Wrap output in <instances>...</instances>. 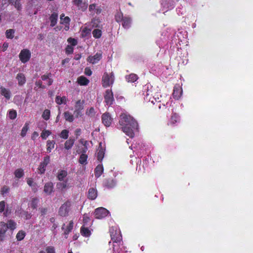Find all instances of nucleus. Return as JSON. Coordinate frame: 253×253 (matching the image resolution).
<instances>
[{"label": "nucleus", "mask_w": 253, "mask_h": 253, "mask_svg": "<svg viewBox=\"0 0 253 253\" xmlns=\"http://www.w3.org/2000/svg\"><path fill=\"white\" fill-rule=\"evenodd\" d=\"M39 210L40 211L42 215H44L46 214L47 211V209L44 208H40Z\"/></svg>", "instance_id": "obj_56"}, {"label": "nucleus", "mask_w": 253, "mask_h": 253, "mask_svg": "<svg viewBox=\"0 0 253 253\" xmlns=\"http://www.w3.org/2000/svg\"><path fill=\"white\" fill-rule=\"evenodd\" d=\"M27 184L30 186L32 187L33 186V184H34L35 182H34L33 179L31 178H29L27 180Z\"/></svg>", "instance_id": "obj_61"}, {"label": "nucleus", "mask_w": 253, "mask_h": 253, "mask_svg": "<svg viewBox=\"0 0 253 253\" xmlns=\"http://www.w3.org/2000/svg\"><path fill=\"white\" fill-rule=\"evenodd\" d=\"M97 191L95 189L92 188H90L88 190V198L89 199L94 200L97 197Z\"/></svg>", "instance_id": "obj_23"}, {"label": "nucleus", "mask_w": 253, "mask_h": 253, "mask_svg": "<svg viewBox=\"0 0 253 253\" xmlns=\"http://www.w3.org/2000/svg\"><path fill=\"white\" fill-rule=\"evenodd\" d=\"M33 191L35 192L37 191V185L36 183H35L34 184H33V186L32 187H31Z\"/></svg>", "instance_id": "obj_64"}, {"label": "nucleus", "mask_w": 253, "mask_h": 253, "mask_svg": "<svg viewBox=\"0 0 253 253\" xmlns=\"http://www.w3.org/2000/svg\"><path fill=\"white\" fill-rule=\"evenodd\" d=\"M57 13L54 12L51 15L49 18L50 21V26L54 27L56 25L57 21Z\"/></svg>", "instance_id": "obj_26"}, {"label": "nucleus", "mask_w": 253, "mask_h": 253, "mask_svg": "<svg viewBox=\"0 0 253 253\" xmlns=\"http://www.w3.org/2000/svg\"><path fill=\"white\" fill-rule=\"evenodd\" d=\"M39 202V200L37 198H33L30 203V207L33 209H36Z\"/></svg>", "instance_id": "obj_34"}, {"label": "nucleus", "mask_w": 253, "mask_h": 253, "mask_svg": "<svg viewBox=\"0 0 253 253\" xmlns=\"http://www.w3.org/2000/svg\"><path fill=\"white\" fill-rule=\"evenodd\" d=\"M182 94V89L181 87L179 84H176L174 86L173 88V92L172 93L173 97L176 100L179 99Z\"/></svg>", "instance_id": "obj_12"}, {"label": "nucleus", "mask_w": 253, "mask_h": 253, "mask_svg": "<svg viewBox=\"0 0 253 253\" xmlns=\"http://www.w3.org/2000/svg\"><path fill=\"white\" fill-rule=\"evenodd\" d=\"M178 116L174 114L171 116L169 123L172 125H174L175 123L177 122L178 121Z\"/></svg>", "instance_id": "obj_48"}, {"label": "nucleus", "mask_w": 253, "mask_h": 253, "mask_svg": "<svg viewBox=\"0 0 253 253\" xmlns=\"http://www.w3.org/2000/svg\"><path fill=\"white\" fill-rule=\"evenodd\" d=\"M122 22V26L125 29H128L130 27L131 19L130 17H124V19Z\"/></svg>", "instance_id": "obj_22"}, {"label": "nucleus", "mask_w": 253, "mask_h": 253, "mask_svg": "<svg viewBox=\"0 0 253 253\" xmlns=\"http://www.w3.org/2000/svg\"><path fill=\"white\" fill-rule=\"evenodd\" d=\"M50 116V111L48 109H45L42 115V117L45 120H48Z\"/></svg>", "instance_id": "obj_45"}, {"label": "nucleus", "mask_w": 253, "mask_h": 253, "mask_svg": "<svg viewBox=\"0 0 253 253\" xmlns=\"http://www.w3.org/2000/svg\"><path fill=\"white\" fill-rule=\"evenodd\" d=\"M12 5H14L15 8L18 10H20L22 8L21 4L20 3V0H17L14 2Z\"/></svg>", "instance_id": "obj_49"}, {"label": "nucleus", "mask_w": 253, "mask_h": 253, "mask_svg": "<svg viewBox=\"0 0 253 253\" xmlns=\"http://www.w3.org/2000/svg\"><path fill=\"white\" fill-rule=\"evenodd\" d=\"M50 157L48 156H46L44 158L43 161L40 164L39 167V170L41 173H43L45 170V167L49 163Z\"/></svg>", "instance_id": "obj_14"}, {"label": "nucleus", "mask_w": 253, "mask_h": 253, "mask_svg": "<svg viewBox=\"0 0 253 253\" xmlns=\"http://www.w3.org/2000/svg\"><path fill=\"white\" fill-rule=\"evenodd\" d=\"M28 129H29V124L28 123H26L22 129L21 132V136L24 137L26 135Z\"/></svg>", "instance_id": "obj_46"}, {"label": "nucleus", "mask_w": 253, "mask_h": 253, "mask_svg": "<svg viewBox=\"0 0 253 253\" xmlns=\"http://www.w3.org/2000/svg\"><path fill=\"white\" fill-rule=\"evenodd\" d=\"M109 213V211L106 209L100 207L95 209L94 214L95 218L97 219H102L106 216Z\"/></svg>", "instance_id": "obj_3"}, {"label": "nucleus", "mask_w": 253, "mask_h": 253, "mask_svg": "<svg viewBox=\"0 0 253 253\" xmlns=\"http://www.w3.org/2000/svg\"><path fill=\"white\" fill-rule=\"evenodd\" d=\"M81 232L83 236L85 237H88L90 235V231L87 228L84 227V225L82 227Z\"/></svg>", "instance_id": "obj_33"}, {"label": "nucleus", "mask_w": 253, "mask_h": 253, "mask_svg": "<svg viewBox=\"0 0 253 253\" xmlns=\"http://www.w3.org/2000/svg\"><path fill=\"white\" fill-rule=\"evenodd\" d=\"M64 117L66 121L72 122L74 121V116L69 112L66 111L64 113Z\"/></svg>", "instance_id": "obj_30"}, {"label": "nucleus", "mask_w": 253, "mask_h": 253, "mask_svg": "<svg viewBox=\"0 0 253 253\" xmlns=\"http://www.w3.org/2000/svg\"><path fill=\"white\" fill-rule=\"evenodd\" d=\"M14 174L15 177L20 178L24 175V171L22 169H18L15 170Z\"/></svg>", "instance_id": "obj_35"}, {"label": "nucleus", "mask_w": 253, "mask_h": 253, "mask_svg": "<svg viewBox=\"0 0 253 253\" xmlns=\"http://www.w3.org/2000/svg\"><path fill=\"white\" fill-rule=\"evenodd\" d=\"M84 100H78L76 102L75 106L74 113L76 117H78L79 116L81 115V111L84 109Z\"/></svg>", "instance_id": "obj_6"}, {"label": "nucleus", "mask_w": 253, "mask_h": 253, "mask_svg": "<svg viewBox=\"0 0 253 253\" xmlns=\"http://www.w3.org/2000/svg\"><path fill=\"white\" fill-rule=\"evenodd\" d=\"M153 95V94L152 93V90H150V89H147V91L146 92V99L148 100L149 101H151L152 103L155 104V101H157L156 98L155 97V96H153L152 98L150 97L148 98V96L149 95Z\"/></svg>", "instance_id": "obj_27"}, {"label": "nucleus", "mask_w": 253, "mask_h": 253, "mask_svg": "<svg viewBox=\"0 0 253 253\" xmlns=\"http://www.w3.org/2000/svg\"><path fill=\"white\" fill-rule=\"evenodd\" d=\"M50 76L51 74H49L47 75H44L41 77L42 80L45 82L44 84L48 85H50L52 83V80L50 78Z\"/></svg>", "instance_id": "obj_28"}, {"label": "nucleus", "mask_w": 253, "mask_h": 253, "mask_svg": "<svg viewBox=\"0 0 253 253\" xmlns=\"http://www.w3.org/2000/svg\"><path fill=\"white\" fill-rule=\"evenodd\" d=\"M9 191V188L6 186H4L1 189V194L4 195V194H6Z\"/></svg>", "instance_id": "obj_60"}, {"label": "nucleus", "mask_w": 253, "mask_h": 253, "mask_svg": "<svg viewBox=\"0 0 253 253\" xmlns=\"http://www.w3.org/2000/svg\"><path fill=\"white\" fill-rule=\"evenodd\" d=\"M102 122L104 125L107 127L111 126L112 122V118L108 113H105L102 115Z\"/></svg>", "instance_id": "obj_8"}, {"label": "nucleus", "mask_w": 253, "mask_h": 253, "mask_svg": "<svg viewBox=\"0 0 253 253\" xmlns=\"http://www.w3.org/2000/svg\"><path fill=\"white\" fill-rule=\"evenodd\" d=\"M89 218L86 215H84L83 221L84 224H86L89 221Z\"/></svg>", "instance_id": "obj_62"}, {"label": "nucleus", "mask_w": 253, "mask_h": 253, "mask_svg": "<svg viewBox=\"0 0 253 253\" xmlns=\"http://www.w3.org/2000/svg\"><path fill=\"white\" fill-rule=\"evenodd\" d=\"M115 20L117 22H120L122 21L124 19V17H123V14L121 12H118L115 14Z\"/></svg>", "instance_id": "obj_42"}, {"label": "nucleus", "mask_w": 253, "mask_h": 253, "mask_svg": "<svg viewBox=\"0 0 253 253\" xmlns=\"http://www.w3.org/2000/svg\"><path fill=\"white\" fill-rule=\"evenodd\" d=\"M68 42L70 43L72 46H75L77 44L78 42L77 40L70 38L68 39Z\"/></svg>", "instance_id": "obj_53"}, {"label": "nucleus", "mask_w": 253, "mask_h": 253, "mask_svg": "<svg viewBox=\"0 0 253 253\" xmlns=\"http://www.w3.org/2000/svg\"><path fill=\"white\" fill-rule=\"evenodd\" d=\"M116 184V181L112 179H105L103 182V186L108 189L114 187Z\"/></svg>", "instance_id": "obj_17"}, {"label": "nucleus", "mask_w": 253, "mask_h": 253, "mask_svg": "<svg viewBox=\"0 0 253 253\" xmlns=\"http://www.w3.org/2000/svg\"><path fill=\"white\" fill-rule=\"evenodd\" d=\"M47 253H55L54 249L52 247H48L46 248Z\"/></svg>", "instance_id": "obj_58"}, {"label": "nucleus", "mask_w": 253, "mask_h": 253, "mask_svg": "<svg viewBox=\"0 0 253 253\" xmlns=\"http://www.w3.org/2000/svg\"><path fill=\"white\" fill-rule=\"evenodd\" d=\"M73 47L71 45H68L66 48V52L67 54H71L73 52Z\"/></svg>", "instance_id": "obj_54"}, {"label": "nucleus", "mask_w": 253, "mask_h": 253, "mask_svg": "<svg viewBox=\"0 0 253 253\" xmlns=\"http://www.w3.org/2000/svg\"><path fill=\"white\" fill-rule=\"evenodd\" d=\"M105 101L107 105H111L114 100L113 92L110 89H107L104 95Z\"/></svg>", "instance_id": "obj_7"}, {"label": "nucleus", "mask_w": 253, "mask_h": 253, "mask_svg": "<svg viewBox=\"0 0 253 253\" xmlns=\"http://www.w3.org/2000/svg\"><path fill=\"white\" fill-rule=\"evenodd\" d=\"M16 79L18 81V84L20 86L23 85L26 82V78L22 73H18L16 76Z\"/></svg>", "instance_id": "obj_20"}, {"label": "nucleus", "mask_w": 253, "mask_h": 253, "mask_svg": "<svg viewBox=\"0 0 253 253\" xmlns=\"http://www.w3.org/2000/svg\"><path fill=\"white\" fill-rule=\"evenodd\" d=\"M5 208V202L4 201L0 202V212H2Z\"/></svg>", "instance_id": "obj_57"}, {"label": "nucleus", "mask_w": 253, "mask_h": 253, "mask_svg": "<svg viewBox=\"0 0 253 253\" xmlns=\"http://www.w3.org/2000/svg\"><path fill=\"white\" fill-rule=\"evenodd\" d=\"M119 123L122 130L130 138L134 136V131L138 130L137 122L129 115L124 113L120 116Z\"/></svg>", "instance_id": "obj_1"}, {"label": "nucleus", "mask_w": 253, "mask_h": 253, "mask_svg": "<svg viewBox=\"0 0 253 253\" xmlns=\"http://www.w3.org/2000/svg\"><path fill=\"white\" fill-rule=\"evenodd\" d=\"M90 30L85 27L83 30L82 35L83 37H85L87 35L90 34Z\"/></svg>", "instance_id": "obj_52"}, {"label": "nucleus", "mask_w": 253, "mask_h": 253, "mask_svg": "<svg viewBox=\"0 0 253 253\" xmlns=\"http://www.w3.org/2000/svg\"><path fill=\"white\" fill-rule=\"evenodd\" d=\"M89 10L92 14H99L101 12V9L97 6L95 4H92L89 6Z\"/></svg>", "instance_id": "obj_19"}, {"label": "nucleus", "mask_w": 253, "mask_h": 253, "mask_svg": "<svg viewBox=\"0 0 253 253\" xmlns=\"http://www.w3.org/2000/svg\"><path fill=\"white\" fill-rule=\"evenodd\" d=\"M71 204L66 202L60 207L59 210V214L62 216H66L68 214Z\"/></svg>", "instance_id": "obj_5"}, {"label": "nucleus", "mask_w": 253, "mask_h": 253, "mask_svg": "<svg viewBox=\"0 0 253 253\" xmlns=\"http://www.w3.org/2000/svg\"><path fill=\"white\" fill-rule=\"evenodd\" d=\"M101 58L102 53L101 52H97L93 56H89L87 58V61L92 64H94L98 63Z\"/></svg>", "instance_id": "obj_11"}, {"label": "nucleus", "mask_w": 253, "mask_h": 253, "mask_svg": "<svg viewBox=\"0 0 253 253\" xmlns=\"http://www.w3.org/2000/svg\"><path fill=\"white\" fill-rule=\"evenodd\" d=\"M104 153L102 150H99L97 152V159L99 161H102L104 157Z\"/></svg>", "instance_id": "obj_51"}, {"label": "nucleus", "mask_w": 253, "mask_h": 253, "mask_svg": "<svg viewBox=\"0 0 253 253\" xmlns=\"http://www.w3.org/2000/svg\"><path fill=\"white\" fill-rule=\"evenodd\" d=\"M78 82L80 85H85L88 84L89 81L85 77L81 76L78 78Z\"/></svg>", "instance_id": "obj_31"}, {"label": "nucleus", "mask_w": 253, "mask_h": 253, "mask_svg": "<svg viewBox=\"0 0 253 253\" xmlns=\"http://www.w3.org/2000/svg\"><path fill=\"white\" fill-rule=\"evenodd\" d=\"M53 191V184L51 182L46 183L43 187L44 192L48 195H50Z\"/></svg>", "instance_id": "obj_18"}, {"label": "nucleus", "mask_w": 253, "mask_h": 253, "mask_svg": "<svg viewBox=\"0 0 253 253\" xmlns=\"http://www.w3.org/2000/svg\"><path fill=\"white\" fill-rule=\"evenodd\" d=\"M55 102L58 104H61L62 103L65 104L66 102V98L65 96H63L61 97L59 96H56L55 98Z\"/></svg>", "instance_id": "obj_38"}, {"label": "nucleus", "mask_w": 253, "mask_h": 253, "mask_svg": "<svg viewBox=\"0 0 253 253\" xmlns=\"http://www.w3.org/2000/svg\"><path fill=\"white\" fill-rule=\"evenodd\" d=\"M15 31L13 29L7 30L5 32V35L7 38L12 39L14 37Z\"/></svg>", "instance_id": "obj_39"}, {"label": "nucleus", "mask_w": 253, "mask_h": 253, "mask_svg": "<svg viewBox=\"0 0 253 253\" xmlns=\"http://www.w3.org/2000/svg\"><path fill=\"white\" fill-rule=\"evenodd\" d=\"M75 139L72 137L66 140L64 143L65 149L67 150L71 149L75 143Z\"/></svg>", "instance_id": "obj_21"}, {"label": "nucleus", "mask_w": 253, "mask_h": 253, "mask_svg": "<svg viewBox=\"0 0 253 253\" xmlns=\"http://www.w3.org/2000/svg\"><path fill=\"white\" fill-rule=\"evenodd\" d=\"M111 237L112 240L115 243L120 242L122 240V236L120 235V233L116 236L113 233H111Z\"/></svg>", "instance_id": "obj_36"}, {"label": "nucleus", "mask_w": 253, "mask_h": 253, "mask_svg": "<svg viewBox=\"0 0 253 253\" xmlns=\"http://www.w3.org/2000/svg\"><path fill=\"white\" fill-rule=\"evenodd\" d=\"M73 227V222L72 221H70L69 224L67 226H66L65 224H64L62 225V229L64 230V235H65V238H67L68 234L72 231Z\"/></svg>", "instance_id": "obj_16"}, {"label": "nucleus", "mask_w": 253, "mask_h": 253, "mask_svg": "<svg viewBox=\"0 0 253 253\" xmlns=\"http://www.w3.org/2000/svg\"><path fill=\"white\" fill-rule=\"evenodd\" d=\"M8 229L6 223L0 222V241H2L5 237V233Z\"/></svg>", "instance_id": "obj_13"}, {"label": "nucleus", "mask_w": 253, "mask_h": 253, "mask_svg": "<svg viewBox=\"0 0 253 253\" xmlns=\"http://www.w3.org/2000/svg\"><path fill=\"white\" fill-rule=\"evenodd\" d=\"M114 80L115 77L113 72H111L110 74H108L107 73H105L102 79L103 86L107 87L112 85L114 83Z\"/></svg>", "instance_id": "obj_2"}, {"label": "nucleus", "mask_w": 253, "mask_h": 253, "mask_svg": "<svg viewBox=\"0 0 253 253\" xmlns=\"http://www.w3.org/2000/svg\"><path fill=\"white\" fill-rule=\"evenodd\" d=\"M0 93L7 100H9L11 97V93L10 90L3 86H1L0 87Z\"/></svg>", "instance_id": "obj_15"}, {"label": "nucleus", "mask_w": 253, "mask_h": 253, "mask_svg": "<svg viewBox=\"0 0 253 253\" xmlns=\"http://www.w3.org/2000/svg\"><path fill=\"white\" fill-rule=\"evenodd\" d=\"M61 21L62 24H69L70 22V18L69 17L67 16L63 18V20Z\"/></svg>", "instance_id": "obj_59"}, {"label": "nucleus", "mask_w": 253, "mask_h": 253, "mask_svg": "<svg viewBox=\"0 0 253 253\" xmlns=\"http://www.w3.org/2000/svg\"><path fill=\"white\" fill-rule=\"evenodd\" d=\"M8 116L10 119H15L17 116V112L14 110H10V111H9Z\"/></svg>", "instance_id": "obj_44"}, {"label": "nucleus", "mask_w": 253, "mask_h": 253, "mask_svg": "<svg viewBox=\"0 0 253 253\" xmlns=\"http://www.w3.org/2000/svg\"><path fill=\"white\" fill-rule=\"evenodd\" d=\"M59 136L61 138H62L63 139H67L68 137V136H69V131L67 129L63 130L61 132Z\"/></svg>", "instance_id": "obj_47"}, {"label": "nucleus", "mask_w": 253, "mask_h": 253, "mask_svg": "<svg viewBox=\"0 0 253 253\" xmlns=\"http://www.w3.org/2000/svg\"><path fill=\"white\" fill-rule=\"evenodd\" d=\"M73 3L76 5L79 10L82 11H84L87 8L88 4L85 1H83V0H74Z\"/></svg>", "instance_id": "obj_9"}, {"label": "nucleus", "mask_w": 253, "mask_h": 253, "mask_svg": "<svg viewBox=\"0 0 253 253\" xmlns=\"http://www.w3.org/2000/svg\"><path fill=\"white\" fill-rule=\"evenodd\" d=\"M31 52L28 49L22 50L19 55V58L22 63L28 62L31 57Z\"/></svg>", "instance_id": "obj_4"}, {"label": "nucleus", "mask_w": 253, "mask_h": 253, "mask_svg": "<svg viewBox=\"0 0 253 253\" xmlns=\"http://www.w3.org/2000/svg\"><path fill=\"white\" fill-rule=\"evenodd\" d=\"M138 78L136 75L131 74L126 76V79L128 82L133 83L137 80Z\"/></svg>", "instance_id": "obj_32"}, {"label": "nucleus", "mask_w": 253, "mask_h": 253, "mask_svg": "<svg viewBox=\"0 0 253 253\" xmlns=\"http://www.w3.org/2000/svg\"><path fill=\"white\" fill-rule=\"evenodd\" d=\"M85 150H84L83 153L82 154L80 157L79 163L82 165H85L87 164V156L85 154Z\"/></svg>", "instance_id": "obj_29"}, {"label": "nucleus", "mask_w": 253, "mask_h": 253, "mask_svg": "<svg viewBox=\"0 0 253 253\" xmlns=\"http://www.w3.org/2000/svg\"><path fill=\"white\" fill-rule=\"evenodd\" d=\"M55 142L53 140H48L47 141V151L50 152L51 150L54 148Z\"/></svg>", "instance_id": "obj_37"}, {"label": "nucleus", "mask_w": 253, "mask_h": 253, "mask_svg": "<svg viewBox=\"0 0 253 253\" xmlns=\"http://www.w3.org/2000/svg\"><path fill=\"white\" fill-rule=\"evenodd\" d=\"M35 84L37 86H38L41 88H44L45 87L44 85L42 84V83L41 81H37L35 83Z\"/></svg>", "instance_id": "obj_55"}, {"label": "nucleus", "mask_w": 253, "mask_h": 253, "mask_svg": "<svg viewBox=\"0 0 253 253\" xmlns=\"http://www.w3.org/2000/svg\"><path fill=\"white\" fill-rule=\"evenodd\" d=\"M6 225L8 227V228L10 229V230H13L16 228V223L12 220H8Z\"/></svg>", "instance_id": "obj_41"}, {"label": "nucleus", "mask_w": 253, "mask_h": 253, "mask_svg": "<svg viewBox=\"0 0 253 253\" xmlns=\"http://www.w3.org/2000/svg\"><path fill=\"white\" fill-rule=\"evenodd\" d=\"M50 134L51 132L49 130L43 131L41 133V137L42 139H45Z\"/></svg>", "instance_id": "obj_50"}, {"label": "nucleus", "mask_w": 253, "mask_h": 253, "mask_svg": "<svg viewBox=\"0 0 253 253\" xmlns=\"http://www.w3.org/2000/svg\"><path fill=\"white\" fill-rule=\"evenodd\" d=\"M85 74L87 76H90L92 74V71L86 68L85 69Z\"/></svg>", "instance_id": "obj_63"}, {"label": "nucleus", "mask_w": 253, "mask_h": 253, "mask_svg": "<svg viewBox=\"0 0 253 253\" xmlns=\"http://www.w3.org/2000/svg\"><path fill=\"white\" fill-rule=\"evenodd\" d=\"M103 172V167L102 165H98L94 170L95 176L97 178L99 177Z\"/></svg>", "instance_id": "obj_24"}, {"label": "nucleus", "mask_w": 253, "mask_h": 253, "mask_svg": "<svg viewBox=\"0 0 253 253\" xmlns=\"http://www.w3.org/2000/svg\"><path fill=\"white\" fill-rule=\"evenodd\" d=\"M71 185L68 183V179L65 180L57 183L56 187L58 190L63 191L67 189L70 188Z\"/></svg>", "instance_id": "obj_10"}, {"label": "nucleus", "mask_w": 253, "mask_h": 253, "mask_svg": "<svg viewBox=\"0 0 253 253\" xmlns=\"http://www.w3.org/2000/svg\"><path fill=\"white\" fill-rule=\"evenodd\" d=\"M93 37L96 39L100 38L102 35V32L100 30L96 29L92 31Z\"/></svg>", "instance_id": "obj_40"}, {"label": "nucleus", "mask_w": 253, "mask_h": 253, "mask_svg": "<svg viewBox=\"0 0 253 253\" xmlns=\"http://www.w3.org/2000/svg\"><path fill=\"white\" fill-rule=\"evenodd\" d=\"M67 172L65 170H60L58 171L57 178L58 180L62 181L64 180V178L67 176Z\"/></svg>", "instance_id": "obj_25"}, {"label": "nucleus", "mask_w": 253, "mask_h": 253, "mask_svg": "<svg viewBox=\"0 0 253 253\" xmlns=\"http://www.w3.org/2000/svg\"><path fill=\"white\" fill-rule=\"evenodd\" d=\"M25 236V232L22 230L19 231L16 235V239L18 241L22 240Z\"/></svg>", "instance_id": "obj_43"}]
</instances>
